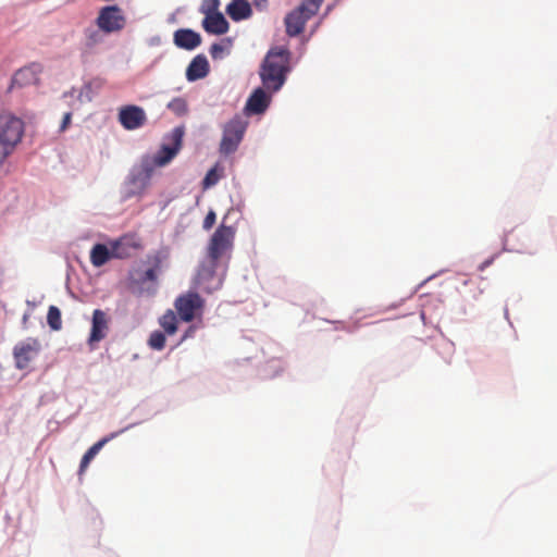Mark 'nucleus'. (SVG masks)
<instances>
[{
  "instance_id": "25",
  "label": "nucleus",
  "mask_w": 557,
  "mask_h": 557,
  "mask_svg": "<svg viewBox=\"0 0 557 557\" xmlns=\"http://www.w3.org/2000/svg\"><path fill=\"white\" fill-rule=\"evenodd\" d=\"M140 166L146 177H150L154 169L160 168L156 162V156L144 158Z\"/></svg>"
},
{
  "instance_id": "8",
  "label": "nucleus",
  "mask_w": 557,
  "mask_h": 557,
  "mask_svg": "<svg viewBox=\"0 0 557 557\" xmlns=\"http://www.w3.org/2000/svg\"><path fill=\"white\" fill-rule=\"evenodd\" d=\"M184 128L175 127L166 136L169 143L161 145L156 156V162L159 166H165L169 164L180 152L183 146Z\"/></svg>"
},
{
  "instance_id": "31",
  "label": "nucleus",
  "mask_w": 557,
  "mask_h": 557,
  "mask_svg": "<svg viewBox=\"0 0 557 557\" xmlns=\"http://www.w3.org/2000/svg\"><path fill=\"white\" fill-rule=\"evenodd\" d=\"M196 332V326L195 325H190L186 331L185 333L183 334L182 336V339H181V343L186 341L187 338H190L194 336Z\"/></svg>"
},
{
  "instance_id": "20",
  "label": "nucleus",
  "mask_w": 557,
  "mask_h": 557,
  "mask_svg": "<svg viewBox=\"0 0 557 557\" xmlns=\"http://www.w3.org/2000/svg\"><path fill=\"white\" fill-rule=\"evenodd\" d=\"M120 432L111 433L108 436H104L97 443H95L83 456L79 465V474H83L88 468L90 461L95 458V456L101 450V448L113 440Z\"/></svg>"
},
{
  "instance_id": "22",
  "label": "nucleus",
  "mask_w": 557,
  "mask_h": 557,
  "mask_svg": "<svg viewBox=\"0 0 557 557\" xmlns=\"http://www.w3.org/2000/svg\"><path fill=\"white\" fill-rule=\"evenodd\" d=\"M160 326L168 335H173L177 331V317L171 309L166 310L159 319Z\"/></svg>"
},
{
  "instance_id": "1",
  "label": "nucleus",
  "mask_w": 557,
  "mask_h": 557,
  "mask_svg": "<svg viewBox=\"0 0 557 557\" xmlns=\"http://www.w3.org/2000/svg\"><path fill=\"white\" fill-rule=\"evenodd\" d=\"M235 237V230L232 226H227L221 224L212 234L208 247H207V257L208 264L201 265L198 272V283L203 285L206 282L210 280H215V283L211 285L203 286V288L211 293L212 290L219 288L222 284V280L220 277H215V271L220 263V261L224 257H230V253L233 249Z\"/></svg>"
},
{
  "instance_id": "17",
  "label": "nucleus",
  "mask_w": 557,
  "mask_h": 557,
  "mask_svg": "<svg viewBox=\"0 0 557 557\" xmlns=\"http://www.w3.org/2000/svg\"><path fill=\"white\" fill-rule=\"evenodd\" d=\"M174 42L180 48L193 50L200 45L201 37L191 29H178L174 33Z\"/></svg>"
},
{
  "instance_id": "34",
  "label": "nucleus",
  "mask_w": 557,
  "mask_h": 557,
  "mask_svg": "<svg viewBox=\"0 0 557 557\" xmlns=\"http://www.w3.org/2000/svg\"><path fill=\"white\" fill-rule=\"evenodd\" d=\"M222 50H223L222 46H220L218 44H213L211 46L210 53H211L212 58H216L218 53L222 52Z\"/></svg>"
},
{
  "instance_id": "13",
  "label": "nucleus",
  "mask_w": 557,
  "mask_h": 557,
  "mask_svg": "<svg viewBox=\"0 0 557 557\" xmlns=\"http://www.w3.org/2000/svg\"><path fill=\"white\" fill-rule=\"evenodd\" d=\"M113 258H129L134 251L140 248V244L133 235H124L111 244Z\"/></svg>"
},
{
  "instance_id": "15",
  "label": "nucleus",
  "mask_w": 557,
  "mask_h": 557,
  "mask_svg": "<svg viewBox=\"0 0 557 557\" xmlns=\"http://www.w3.org/2000/svg\"><path fill=\"white\" fill-rule=\"evenodd\" d=\"M265 88H257L253 90V92L249 96L245 110L250 114H261L263 113L271 101V97L267 95Z\"/></svg>"
},
{
  "instance_id": "21",
  "label": "nucleus",
  "mask_w": 557,
  "mask_h": 557,
  "mask_svg": "<svg viewBox=\"0 0 557 557\" xmlns=\"http://www.w3.org/2000/svg\"><path fill=\"white\" fill-rule=\"evenodd\" d=\"M113 258L112 248L103 244H96L90 251V262L94 267L100 268Z\"/></svg>"
},
{
  "instance_id": "16",
  "label": "nucleus",
  "mask_w": 557,
  "mask_h": 557,
  "mask_svg": "<svg viewBox=\"0 0 557 557\" xmlns=\"http://www.w3.org/2000/svg\"><path fill=\"white\" fill-rule=\"evenodd\" d=\"M202 26L207 33L223 35L228 30V23L222 13H206Z\"/></svg>"
},
{
  "instance_id": "6",
  "label": "nucleus",
  "mask_w": 557,
  "mask_h": 557,
  "mask_svg": "<svg viewBox=\"0 0 557 557\" xmlns=\"http://www.w3.org/2000/svg\"><path fill=\"white\" fill-rule=\"evenodd\" d=\"M96 26L106 34L117 33L125 27L126 18L117 5H107L100 9L96 17Z\"/></svg>"
},
{
  "instance_id": "11",
  "label": "nucleus",
  "mask_w": 557,
  "mask_h": 557,
  "mask_svg": "<svg viewBox=\"0 0 557 557\" xmlns=\"http://www.w3.org/2000/svg\"><path fill=\"white\" fill-rule=\"evenodd\" d=\"M117 119L125 129L134 131L146 124L147 114L141 107L127 104L120 108Z\"/></svg>"
},
{
  "instance_id": "29",
  "label": "nucleus",
  "mask_w": 557,
  "mask_h": 557,
  "mask_svg": "<svg viewBox=\"0 0 557 557\" xmlns=\"http://www.w3.org/2000/svg\"><path fill=\"white\" fill-rule=\"evenodd\" d=\"M219 0H210L208 4H203L201 11L206 13H215L219 8Z\"/></svg>"
},
{
  "instance_id": "35",
  "label": "nucleus",
  "mask_w": 557,
  "mask_h": 557,
  "mask_svg": "<svg viewBox=\"0 0 557 557\" xmlns=\"http://www.w3.org/2000/svg\"><path fill=\"white\" fill-rule=\"evenodd\" d=\"M494 261V257L485 260L484 262H482L480 265H479V270L480 271H484L487 267H490Z\"/></svg>"
},
{
  "instance_id": "18",
  "label": "nucleus",
  "mask_w": 557,
  "mask_h": 557,
  "mask_svg": "<svg viewBox=\"0 0 557 557\" xmlns=\"http://www.w3.org/2000/svg\"><path fill=\"white\" fill-rule=\"evenodd\" d=\"M209 72V63L206 57L197 55L189 63L186 70V77L189 82H194L207 76Z\"/></svg>"
},
{
  "instance_id": "2",
  "label": "nucleus",
  "mask_w": 557,
  "mask_h": 557,
  "mask_svg": "<svg viewBox=\"0 0 557 557\" xmlns=\"http://www.w3.org/2000/svg\"><path fill=\"white\" fill-rule=\"evenodd\" d=\"M288 71L289 51L285 48L270 49L259 73L263 87L271 92L278 91L285 84Z\"/></svg>"
},
{
  "instance_id": "33",
  "label": "nucleus",
  "mask_w": 557,
  "mask_h": 557,
  "mask_svg": "<svg viewBox=\"0 0 557 557\" xmlns=\"http://www.w3.org/2000/svg\"><path fill=\"white\" fill-rule=\"evenodd\" d=\"M157 278V273L153 269H148L144 274L145 281H154Z\"/></svg>"
},
{
  "instance_id": "28",
  "label": "nucleus",
  "mask_w": 557,
  "mask_h": 557,
  "mask_svg": "<svg viewBox=\"0 0 557 557\" xmlns=\"http://www.w3.org/2000/svg\"><path fill=\"white\" fill-rule=\"evenodd\" d=\"M215 220H216V215H215V212L213 210H210L205 220H203V224H202V227L208 231L210 230L214 223H215Z\"/></svg>"
},
{
  "instance_id": "9",
  "label": "nucleus",
  "mask_w": 557,
  "mask_h": 557,
  "mask_svg": "<svg viewBox=\"0 0 557 557\" xmlns=\"http://www.w3.org/2000/svg\"><path fill=\"white\" fill-rule=\"evenodd\" d=\"M40 349L41 345L37 338L29 337L17 343L13 348L15 367L18 370H25L29 363L38 356Z\"/></svg>"
},
{
  "instance_id": "3",
  "label": "nucleus",
  "mask_w": 557,
  "mask_h": 557,
  "mask_svg": "<svg viewBox=\"0 0 557 557\" xmlns=\"http://www.w3.org/2000/svg\"><path fill=\"white\" fill-rule=\"evenodd\" d=\"M324 0H302L284 20L286 34L290 37L300 35L306 23L318 13Z\"/></svg>"
},
{
  "instance_id": "14",
  "label": "nucleus",
  "mask_w": 557,
  "mask_h": 557,
  "mask_svg": "<svg viewBox=\"0 0 557 557\" xmlns=\"http://www.w3.org/2000/svg\"><path fill=\"white\" fill-rule=\"evenodd\" d=\"M108 330L109 319L107 313L100 309L94 310L89 343L102 341L107 336Z\"/></svg>"
},
{
  "instance_id": "30",
  "label": "nucleus",
  "mask_w": 557,
  "mask_h": 557,
  "mask_svg": "<svg viewBox=\"0 0 557 557\" xmlns=\"http://www.w3.org/2000/svg\"><path fill=\"white\" fill-rule=\"evenodd\" d=\"M71 120H72V113L66 112L62 119V123L60 125V132H64L69 127V125L71 124Z\"/></svg>"
},
{
  "instance_id": "26",
  "label": "nucleus",
  "mask_w": 557,
  "mask_h": 557,
  "mask_svg": "<svg viewBox=\"0 0 557 557\" xmlns=\"http://www.w3.org/2000/svg\"><path fill=\"white\" fill-rule=\"evenodd\" d=\"M169 109L177 115H183L187 112V103L182 98H175L169 103Z\"/></svg>"
},
{
  "instance_id": "5",
  "label": "nucleus",
  "mask_w": 557,
  "mask_h": 557,
  "mask_svg": "<svg viewBox=\"0 0 557 557\" xmlns=\"http://www.w3.org/2000/svg\"><path fill=\"white\" fill-rule=\"evenodd\" d=\"M174 307L180 319L184 322H191L202 314L205 300L195 292H187L175 299Z\"/></svg>"
},
{
  "instance_id": "12",
  "label": "nucleus",
  "mask_w": 557,
  "mask_h": 557,
  "mask_svg": "<svg viewBox=\"0 0 557 557\" xmlns=\"http://www.w3.org/2000/svg\"><path fill=\"white\" fill-rule=\"evenodd\" d=\"M107 34L98 26H88L83 30L81 49L84 53H94L96 48L104 41Z\"/></svg>"
},
{
  "instance_id": "32",
  "label": "nucleus",
  "mask_w": 557,
  "mask_h": 557,
  "mask_svg": "<svg viewBox=\"0 0 557 557\" xmlns=\"http://www.w3.org/2000/svg\"><path fill=\"white\" fill-rule=\"evenodd\" d=\"M252 4L257 10L263 11L268 7V0H253Z\"/></svg>"
},
{
  "instance_id": "7",
  "label": "nucleus",
  "mask_w": 557,
  "mask_h": 557,
  "mask_svg": "<svg viewBox=\"0 0 557 557\" xmlns=\"http://www.w3.org/2000/svg\"><path fill=\"white\" fill-rule=\"evenodd\" d=\"M24 133V123L21 119L5 114L0 117V141L11 151L21 141Z\"/></svg>"
},
{
  "instance_id": "24",
  "label": "nucleus",
  "mask_w": 557,
  "mask_h": 557,
  "mask_svg": "<svg viewBox=\"0 0 557 557\" xmlns=\"http://www.w3.org/2000/svg\"><path fill=\"white\" fill-rule=\"evenodd\" d=\"M165 334L160 331H154L150 334L148 345L156 350H162L165 347Z\"/></svg>"
},
{
  "instance_id": "10",
  "label": "nucleus",
  "mask_w": 557,
  "mask_h": 557,
  "mask_svg": "<svg viewBox=\"0 0 557 557\" xmlns=\"http://www.w3.org/2000/svg\"><path fill=\"white\" fill-rule=\"evenodd\" d=\"M42 65L40 63H30L20 70H17L12 76L9 90L15 88H24L40 83V75L42 73Z\"/></svg>"
},
{
  "instance_id": "27",
  "label": "nucleus",
  "mask_w": 557,
  "mask_h": 557,
  "mask_svg": "<svg viewBox=\"0 0 557 557\" xmlns=\"http://www.w3.org/2000/svg\"><path fill=\"white\" fill-rule=\"evenodd\" d=\"M220 180V176L216 172V168H212L208 171V173L206 174L203 181H202V186L205 189L215 185Z\"/></svg>"
},
{
  "instance_id": "19",
  "label": "nucleus",
  "mask_w": 557,
  "mask_h": 557,
  "mask_svg": "<svg viewBox=\"0 0 557 557\" xmlns=\"http://www.w3.org/2000/svg\"><path fill=\"white\" fill-rule=\"evenodd\" d=\"M226 12L236 22L249 18L252 15L251 4L246 0H234L227 5Z\"/></svg>"
},
{
  "instance_id": "23",
  "label": "nucleus",
  "mask_w": 557,
  "mask_h": 557,
  "mask_svg": "<svg viewBox=\"0 0 557 557\" xmlns=\"http://www.w3.org/2000/svg\"><path fill=\"white\" fill-rule=\"evenodd\" d=\"M47 322L51 330L60 331L62 327L61 311L55 306H50L47 314Z\"/></svg>"
},
{
  "instance_id": "4",
  "label": "nucleus",
  "mask_w": 557,
  "mask_h": 557,
  "mask_svg": "<svg viewBox=\"0 0 557 557\" xmlns=\"http://www.w3.org/2000/svg\"><path fill=\"white\" fill-rule=\"evenodd\" d=\"M246 128L247 121L240 115H235L225 123L222 128L223 135L219 147L220 153L224 156L234 153L244 138Z\"/></svg>"
}]
</instances>
